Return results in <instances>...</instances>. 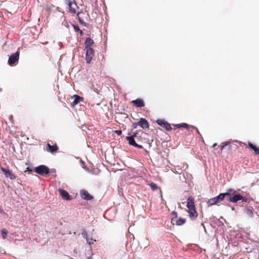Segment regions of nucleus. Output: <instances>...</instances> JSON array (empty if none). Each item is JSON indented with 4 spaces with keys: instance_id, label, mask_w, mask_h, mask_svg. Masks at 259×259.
Instances as JSON below:
<instances>
[{
    "instance_id": "nucleus-38",
    "label": "nucleus",
    "mask_w": 259,
    "mask_h": 259,
    "mask_svg": "<svg viewBox=\"0 0 259 259\" xmlns=\"http://www.w3.org/2000/svg\"><path fill=\"white\" fill-rule=\"evenodd\" d=\"M175 126L177 128H180V127H181V123H180V124H176V125H175Z\"/></svg>"
},
{
    "instance_id": "nucleus-43",
    "label": "nucleus",
    "mask_w": 259,
    "mask_h": 259,
    "mask_svg": "<svg viewBox=\"0 0 259 259\" xmlns=\"http://www.w3.org/2000/svg\"><path fill=\"white\" fill-rule=\"evenodd\" d=\"M217 145V143H214V144L212 145V147H215Z\"/></svg>"
},
{
    "instance_id": "nucleus-15",
    "label": "nucleus",
    "mask_w": 259,
    "mask_h": 259,
    "mask_svg": "<svg viewBox=\"0 0 259 259\" xmlns=\"http://www.w3.org/2000/svg\"><path fill=\"white\" fill-rule=\"evenodd\" d=\"M94 40L91 37L87 38L84 42L85 49L92 48L91 47L94 45Z\"/></svg>"
},
{
    "instance_id": "nucleus-34",
    "label": "nucleus",
    "mask_w": 259,
    "mask_h": 259,
    "mask_svg": "<svg viewBox=\"0 0 259 259\" xmlns=\"http://www.w3.org/2000/svg\"><path fill=\"white\" fill-rule=\"evenodd\" d=\"M138 125H139V121L137 122H134L133 124V126L134 128H136Z\"/></svg>"
},
{
    "instance_id": "nucleus-3",
    "label": "nucleus",
    "mask_w": 259,
    "mask_h": 259,
    "mask_svg": "<svg viewBox=\"0 0 259 259\" xmlns=\"http://www.w3.org/2000/svg\"><path fill=\"white\" fill-rule=\"evenodd\" d=\"M228 201L232 202H237L239 200H241L242 202H246L247 201V198L243 197L239 194H235L232 197H229L227 199Z\"/></svg>"
},
{
    "instance_id": "nucleus-11",
    "label": "nucleus",
    "mask_w": 259,
    "mask_h": 259,
    "mask_svg": "<svg viewBox=\"0 0 259 259\" xmlns=\"http://www.w3.org/2000/svg\"><path fill=\"white\" fill-rule=\"evenodd\" d=\"M187 207L188 209L195 208L194 198L190 196L187 199Z\"/></svg>"
},
{
    "instance_id": "nucleus-22",
    "label": "nucleus",
    "mask_w": 259,
    "mask_h": 259,
    "mask_svg": "<svg viewBox=\"0 0 259 259\" xmlns=\"http://www.w3.org/2000/svg\"><path fill=\"white\" fill-rule=\"evenodd\" d=\"M236 192V191L232 189H229L227 190V191L225 193H223L224 194L226 199L228 198V196H230L231 194H234Z\"/></svg>"
},
{
    "instance_id": "nucleus-16",
    "label": "nucleus",
    "mask_w": 259,
    "mask_h": 259,
    "mask_svg": "<svg viewBox=\"0 0 259 259\" xmlns=\"http://www.w3.org/2000/svg\"><path fill=\"white\" fill-rule=\"evenodd\" d=\"M188 213L190 218L192 220H194L197 217L198 214L195 208L189 209Z\"/></svg>"
},
{
    "instance_id": "nucleus-44",
    "label": "nucleus",
    "mask_w": 259,
    "mask_h": 259,
    "mask_svg": "<svg viewBox=\"0 0 259 259\" xmlns=\"http://www.w3.org/2000/svg\"><path fill=\"white\" fill-rule=\"evenodd\" d=\"M88 259H93L92 257L91 256L88 257Z\"/></svg>"
},
{
    "instance_id": "nucleus-9",
    "label": "nucleus",
    "mask_w": 259,
    "mask_h": 259,
    "mask_svg": "<svg viewBox=\"0 0 259 259\" xmlns=\"http://www.w3.org/2000/svg\"><path fill=\"white\" fill-rule=\"evenodd\" d=\"M80 194L81 198L86 200H91L93 198V197L88 191L84 190H81L80 191Z\"/></svg>"
},
{
    "instance_id": "nucleus-8",
    "label": "nucleus",
    "mask_w": 259,
    "mask_h": 259,
    "mask_svg": "<svg viewBox=\"0 0 259 259\" xmlns=\"http://www.w3.org/2000/svg\"><path fill=\"white\" fill-rule=\"evenodd\" d=\"M1 169L6 178H9L12 180L16 179L15 176L12 173V171L10 169L4 167H1Z\"/></svg>"
},
{
    "instance_id": "nucleus-17",
    "label": "nucleus",
    "mask_w": 259,
    "mask_h": 259,
    "mask_svg": "<svg viewBox=\"0 0 259 259\" xmlns=\"http://www.w3.org/2000/svg\"><path fill=\"white\" fill-rule=\"evenodd\" d=\"M58 150V148L57 145H51L49 143H48L47 145V150L53 153L54 152L57 151Z\"/></svg>"
},
{
    "instance_id": "nucleus-4",
    "label": "nucleus",
    "mask_w": 259,
    "mask_h": 259,
    "mask_svg": "<svg viewBox=\"0 0 259 259\" xmlns=\"http://www.w3.org/2000/svg\"><path fill=\"white\" fill-rule=\"evenodd\" d=\"M19 52L17 51L9 57L8 59V64L10 66L13 65L16 62L18 61L19 58Z\"/></svg>"
},
{
    "instance_id": "nucleus-13",
    "label": "nucleus",
    "mask_w": 259,
    "mask_h": 259,
    "mask_svg": "<svg viewBox=\"0 0 259 259\" xmlns=\"http://www.w3.org/2000/svg\"><path fill=\"white\" fill-rule=\"evenodd\" d=\"M74 98V100L73 102L71 103L72 106L74 107L78 104L79 103L83 101V98L80 97L79 96L77 95H75L73 96Z\"/></svg>"
},
{
    "instance_id": "nucleus-25",
    "label": "nucleus",
    "mask_w": 259,
    "mask_h": 259,
    "mask_svg": "<svg viewBox=\"0 0 259 259\" xmlns=\"http://www.w3.org/2000/svg\"><path fill=\"white\" fill-rule=\"evenodd\" d=\"M171 215L172 216V218L171 219V223L175 224V221L177 218V212L174 211L172 212Z\"/></svg>"
},
{
    "instance_id": "nucleus-20",
    "label": "nucleus",
    "mask_w": 259,
    "mask_h": 259,
    "mask_svg": "<svg viewBox=\"0 0 259 259\" xmlns=\"http://www.w3.org/2000/svg\"><path fill=\"white\" fill-rule=\"evenodd\" d=\"M253 208L252 207H247L245 210V213L247 215L248 217L252 218L253 215Z\"/></svg>"
},
{
    "instance_id": "nucleus-36",
    "label": "nucleus",
    "mask_w": 259,
    "mask_h": 259,
    "mask_svg": "<svg viewBox=\"0 0 259 259\" xmlns=\"http://www.w3.org/2000/svg\"><path fill=\"white\" fill-rule=\"evenodd\" d=\"M137 133H134L133 135H132L131 136H128L129 137H133V139H135V138L137 136Z\"/></svg>"
},
{
    "instance_id": "nucleus-14",
    "label": "nucleus",
    "mask_w": 259,
    "mask_h": 259,
    "mask_svg": "<svg viewBox=\"0 0 259 259\" xmlns=\"http://www.w3.org/2000/svg\"><path fill=\"white\" fill-rule=\"evenodd\" d=\"M59 192L62 197L65 200H69L70 199V196L66 190L61 189L59 190Z\"/></svg>"
},
{
    "instance_id": "nucleus-2",
    "label": "nucleus",
    "mask_w": 259,
    "mask_h": 259,
    "mask_svg": "<svg viewBox=\"0 0 259 259\" xmlns=\"http://www.w3.org/2000/svg\"><path fill=\"white\" fill-rule=\"evenodd\" d=\"M223 193H220L218 196L208 199L207 204L209 206L217 204L225 198Z\"/></svg>"
},
{
    "instance_id": "nucleus-26",
    "label": "nucleus",
    "mask_w": 259,
    "mask_h": 259,
    "mask_svg": "<svg viewBox=\"0 0 259 259\" xmlns=\"http://www.w3.org/2000/svg\"><path fill=\"white\" fill-rule=\"evenodd\" d=\"M163 127H164V128L167 131H170L171 130L170 124L167 122H165Z\"/></svg>"
},
{
    "instance_id": "nucleus-24",
    "label": "nucleus",
    "mask_w": 259,
    "mask_h": 259,
    "mask_svg": "<svg viewBox=\"0 0 259 259\" xmlns=\"http://www.w3.org/2000/svg\"><path fill=\"white\" fill-rule=\"evenodd\" d=\"M72 26L75 32H78L81 35L83 34L82 31L81 29H80V28L77 25L72 24Z\"/></svg>"
},
{
    "instance_id": "nucleus-37",
    "label": "nucleus",
    "mask_w": 259,
    "mask_h": 259,
    "mask_svg": "<svg viewBox=\"0 0 259 259\" xmlns=\"http://www.w3.org/2000/svg\"><path fill=\"white\" fill-rule=\"evenodd\" d=\"M80 13V12H79L77 14V19H78V21H79V20H81V19L79 16V15Z\"/></svg>"
},
{
    "instance_id": "nucleus-32",
    "label": "nucleus",
    "mask_w": 259,
    "mask_h": 259,
    "mask_svg": "<svg viewBox=\"0 0 259 259\" xmlns=\"http://www.w3.org/2000/svg\"><path fill=\"white\" fill-rule=\"evenodd\" d=\"M181 127H185L188 130L189 125L187 123H181Z\"/></svg>"
},
{
    "instance_id": "nucleus-29",
    "label": "nucleus",
    "mask_w": 259,
    "mask_h": 259,
    "mask_svg": "<svg viewBox=\"0 0 259 259\" xmlns=\"http://www.w3.org/2000/svg\"><path fill=\"white\" fill-rule=\"evenodd\" d=\"M8 231L6 229L2 230V237L3 239H6L8 234Z\"/></svg>"
},
{
    "instance_id": "nucleus-12",
    "label": "nucleus",
    "mask_w": 259,
    "mask_h": 259,
    "mask_svg": "<svg viewBox=\"0 0 259 259\" xmlns=\"http://www.w3.org/2000/svg\"><path fill=\"white\" fill-rule=\"evenodd\" d=\"M132 103L137 107H143L145 106V103L143 99L138 98L136 100H133Z\"/></svg>"
},
{
    "instance_id": "nucleus-5",
    "label": "nucleus",
    "mask_w": 259,
    "mask_h": 259,
    "mask_svg": "<svg viewBox=\"0 0 259 259\" xmlns=\"http://www.w3.org/2000/svg\"><path fill=\"white\" fill-rule=\"evenodd\" d=\"M85 60L89 64L95 55L94 50L92 48L85 49Z\"/></svg>"
},
{
    "instance_id": "nucleus-35",
    "label": "nucleus",
    "mask_w": 259,
    "mask_h": 259,
    "mask_svg": "<svg viewBox=\"0 0 259 259\" xmlns=\"http://www.w3.org/2000/svg\"><path fill=\"white\" fill-rule=\"evenodd\" d=\"M135 147H137V148H139V149H143V146H142V145H139V144H136L135 145Z\"/></svg>"
},
{
    "instance_id": "nucleus-40",
    "label": "nucleus",
    "mask_w": 259,
    "mask_h": 259,
    "mask_svg": "<svg viewBox=\"0 0 259 259\" xmlns=\"http://www.w3.org/2000/svg\"><path fill=\"white\" fill-rule=\"evenodd\" d=\"M82 25H83L85 27H87L88 24L87 23H85V22H84L82 24Z\"/></svg>"
},
{
    "instance_id": "nucleus-42",
    "label": "nucleus",
    "mask_w": 259,
    "mask_h": 259,
    "mask_svg": "<svg viewBox=\"0 0 259 259\" xmlns=\"http://www.w3.org/2000/svg\"><path fill=\"white\" fill-rule=\"evenodd\" d=\"M79 23H80L81 24H82L84 22V21H83L82 19H81V20H79Z\"/></svg>"
},
{
    "instance_id": "nucleus-23",
    "label": "nucleus",
    "mask_w": 259,
    "mask_h": 259,
    "mask_svg": "<svg viewBox=\"0 0 259 259\" xmlns=\"http://www.w3.org/2000/svg\"><path fill=\"white\" fill-rule=\"evenodd\" d=\"M125 139L128 142V144L130 145H132L134 147L135 146V145L137 143L135 142V139H133V137H126Z\"/></svg>"
},
{
    "instance_id": "nucleus-18",
    "label": "nucleus",
    "mask_w": 259,
    "mask_h": 259,
    "mask_svg": "<svg viewBox=\"0 0 259 259\" xmlns=\"http://www.w3.org/2000/svg\"><path fill=\"white\" fill-rule=\"evenodd\" d=\"M248 146L250 149L254 151V153L256 155L259 154V148L255 145H253L250 142H248Z\"/></svg>"
},
{
    "instance_id": "nucleus-46",
    "label": "nucleus",
    "mask_w": 259,
    "mask_h": 259,
    "mask_svg": "<svg viewBox=\"0 0 259 259\" xmlns=\"http://www.w3.org/2000/svg\"><path fill=\"white\" fill-rule=\"evenodd\" d=\"M147 245V243H146L145 246V247H146Z\"/></svg>"
},
{
    "instance_id": "nucleus-1",
    "label": "nucleus",
    "mask_w": 259,
    "mask_h": 259,
    "mask_svg": "<svg viewBox=\"0 0 259 259\" xmlns=\"http://www.w3.org/2000/svg\"><path fill=\"white\" fill-rule=\"evenodd\" d=\"M34 170L36 174L41 176H46L50 172V169L45 165H40L35 167Z\"/></svg>"
},
{
    "instance_id": "nucleus-31",
    "label": "nucleus",
    "mask_w": 259,
    "mask_h": 259,
    "mask_svg": "<svg viewBox=\"0 0 259 259\" xmlns=\"http://www.w3.org/2000/svg\"><path fill=\"white\" fill-rule=\"evenodd\" d=\"M62 25L67 28H68L69 27V24L68 22L65 20H64L63 21V22H62Z\"/></svg>"
},
{
    "instance_id": "nucleus-33",
    "label": "nucleus",
    "mask_w": 259,
    "mask_h": 259,
    "mask_svg": "<svg viewBox=\"0 0 259 259\" xmlns=\"http://www.w3.org/2000/svg\"><path fill=\"white\" fill-rule=\"evenodd\" d=\"M114 133L117 134L118 136H120L122 134V131L121 130H116L115 131Z\"/></svg>"
},
{
    "instance_id": "nucleus-30",
    "label": "nucleus",
    "mask_w": 259,
    "mask_h": 259,
    "mask_svg": "<svg viewBox=\"0 0 259 259\" xmlns=\"http://www.w3.org/2000/svg\"><path fill=\"white\" fill-rule=\"evenodd\" d=\"M231 142V141H227V142L223 143L222 145L221 146V149L223 150L226 146H230Z\"/></svg>"
},
{
    "instance_id": "nucleus-6",
    "label": "nucleus",
    "mask_w": 259,
    "mask_h": 259,
    "mask_svg": "<svg viewBox=\"0 0 259 259\" xmlns=\"http://www.w3.org/2000/svg\"><path fill=\"white\" fill-rule=\"evenodd\" d=\"M65 3L69 6L70 12L73 14L76 13V9H79L76 4H73L71 0H65Z\"/></svg>"
},
{
    "instance_id": "nucleus-10",
    "label": "nucleus",
    "mask_w": 259,
    "mask_h": 259,
    "mask_svg": "<svg viewBox=\"0 0 259 259\" xmlns=\"http://www.w3.org/2000/svg\"><path fill=\"white\" fill-rule=\"evenodd\" d=\"M139 125L143 129L148 128L149 124L148 121L144 118H141L139 121Z\"/></svg>"
},
{
    "instance_id": "nucleus-39",
    "label": "nucleus",
    "mask_w": 259,
    "mask_h": 259,
    "mask_svg": "<svg viewBox=\"0 0 259 259\" xmlns=\"http://www.w3.org/2000/svg\"><path fill=\"white\" fill-rule=\"evenodd\" d=\"M192 127L193 128H195V129L196 130V132H197V133L198 134H200L197 128V127H195V126H192Z\"/></svg>"
},
{
    "instance_id": "nucleus-45",
    "label": "nucleus",
    "mask_w": 259,
    "mask_h": 259,
    "mask_svg": "<svg viewBox=\"0 0 259 259\" xmlns=\"http://www.w3.org/2000/svg\"><path fill=\"white\" fill-rule=\"evenodd\" d=\"M3 90L1 88H0V92H2Z\"/></svg>"
},
{
    "instance_id": "nucleus-28",
    "label": "nucleus",
    "mask_w": 259,
    "mask_h": 259,
    "mask_svg": "<svg viewBox=\"0 0 259 259\" xmlns=\"http://www.w3.org/2000/svg\"><path fill=\"white\" fill-rule=\"evenodd\" d=\"M166 121H164L163 119H157L156 121V122L159 125L163 126L164 124L165 123Z\"/></svg>"
},
{
    "instance_id": "nucleus-7",
    "label": "nucleus",
    "mask_w": 259,
    "mask_h": 259,
    "mask_svg": "<svg viewBox=\"0 0 259 259\" xmlns=\"http://www.w3.org/2000/svg\"><path fill=\"white\" fill-rule=\"evenodd\" d=\"M81 235L83 238L85 239L86 241L89 245L93 244L94 242L96 241V240H94L91 236H89L85 229L82 230Z\"/></svg>"
},
{
    "instance_id": "nucleus-19",
    "label": "nucleus",
    "mask_w": 259,
    "mask_h": 259,
    "mask_svg": "<svg viewBox=\"0 0 259 259\" xmlns=\"http://www.w3.org/2000/svg\"><path fill=\"white\" fill-rule=\"evenodd\" d=\"M75 158L76 159H79V161H80V164L82 165V168H83L86 171H87L88 172H91V170H90V169L85 166V161L82 160V159L81 158H80V157H76Z\"/></svg>"
},
{
    "instance_id": "nucleus-21",
    "label": "nucleus",
    "mask_w": 259,
    "mask_h": 259,
    "mask_svg": "<svg viewBox=\"0 0 259 259\" xmlns=\"http://www.w3.org/2000/svg\"><path fill=\"white\" fill-rule=\"evenodd\" d=\"M186 222V219L180 218L178 220L177 219H176V221H175V223L177 226H182L183 224H184Z\"/></svg>"
},
{
    "instance_id": "nucleus-41",
    "label": "nucleus",
    "mask_w": 259,
    "mask_h": 259,
    "mask_svg": "<svg viewBox=\"0 0 259 259\" xmlns=\"http://www.w3.org/2000/svg\"><path fill=\"white\" fill-rule=\"evenodd\" d=\"M9 119L11 121H12L13 119V116L11 115L9 116Z\"/></svg>"
},
{
    "instance_id": "nucleus-27",
    "label": "nucleus",
    "mask_w": 259,
    "mask_h": 259,
    "mask_svg": "<svg viewBox=\"0 0 259 259\" xmlns=\"http://www.w3.org/2000/svg\"><path fill=\"white\" fill-rule=\"evenodd\" d=\"M149 186L153 191H155L158 188L157 185L153 182H151L150 184H149Z\"/></svg>"
}]
</instances>
